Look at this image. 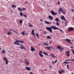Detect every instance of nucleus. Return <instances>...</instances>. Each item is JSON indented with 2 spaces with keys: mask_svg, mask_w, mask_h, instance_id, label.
I'll return each mask as SVG.
<instances>
[{
  "mask_svg": "<svg viewBox=\"0 0 74 74\" xmlns=\"http://www.w3.org/2000/svg\"><path fill=\"white\" fill-rule=\"evenodd\" d=\"M47 30H49V32H50L51 33H52V29H53L54 30H59L60 32H61L62 33H63V32L62 31L61 29H59L58 28L56 27L55 26L52 25L51 27H47L46 28Z\"/></svg>",
  "mask_w": 74,
  "mask_h": 74,
  "instance_id": "1",
  "label": "nucleus"
},
{
  "mask_svg": "<svg viewBox=\"0 0 74 74\" xmlns=\"http://www.w3.org/2000/svg\"><path fill=\"white\" fill-rule=\"evenodd\" d=\"M16 42H14V44L15 45H21V46H23V45H21V44H19L18 42H19V40H16Z\"/></svg>",
  "mask_w": 74,
  "mask_h": 74,
  "instance_id": "2",
  "label": "nucleus"
},
{
  "mask_svg": "<svg viewBox=\"0 0 74 74\" xmlns=\"http://www.w3.org/2000/svg\"><path fill=\"white\" fill-rule=\"evenodd\" d=\"M13 32V30L12 29H10L9 32H8V35H11L12 34Z\"/></svg>",
  "mask_w": 74,
  "mask_h": 74,
  "instance_id": "3",
  "label": "nucleus"
},
{
  "mask_svg": "<svg viewBox=\"0 0 74 74\" xmlns=\"http://www.w3.org/2000/svg\"><path fill=\"white\" fill-rule=\"evenodd\" d=\"M51 13L53 15H56L58 14V13H55L54 11L51 10Z\"/></svg>",
  "mask_w": 74,
  "mask_h": 74,
  "instance_id": "4",
  "label": "nucleus"
},
{
  "mask_svg": "<svg viewBox=\"0 0 74 74\" xmlns=\"http://www.w3.org/2000/svg\"><path fill=\"white\" fill-rule=\"evenodd\" d=\"M41 53H42V51H40L39 53V55L41 58H42L43 57V55L41 54Z\"/></svg>",
  "mask_w": 74,
  "mask_h": 74,
  "instance_id": "5",
  "label": "nucleus"
},
{
  "mask_svg": "<svg viewBox=\"0 0 74 74\" xmlns=\"http://www.w3.org/2000/svg\"><path fill=\"white\" fill-rule=\"evenodd\" d=\"M60 11H61L62 12V14H64V15H66V13H65L64 11L63 10H62V9L61 8H60Z\"/></svg>",
  "mask_w": 74,
  "mask_h": 74,
  "instance_id": "6",
  "label": "nucleus"
},
{
  "mask_svg": "<svg viewBox=\"0 0 74 74\" xmlns=\"http://www.w3.org/2000/svg\"><path fill=\"white\" fill-rule=\"evenodd\" d=\"M66 55H67V57H69L70 56V51H66Z\"/></svg>",
  "mask_w": 74,
  "mask_h": 74,
  "instance_id": "7",
  "label": "nucleus"
},
{
  "mask_svg": "<svg viewBox=\"0 0 74 74\" xmlns=\"http://www.w3.org/2000/svg\"><path fill=\"white\" fill-rule=\"evenodd\" d=\"M74 30V28L73 27H70L69 29L68 30L69 32H71V31H73Z\"/></svg>",
  "mask_w": 74,
  "mask_h": 74,
  "instance_id": "8",
  "label": "nucleus"
},
{
  "mask_svg": "<svg viewBox=\"0 0 74 74\" xmlns=\"http://www.w3.org/2000/svg\"><path fill=\"white\" fill-rule=\"evenodd\" d=\"M61 18L62 20H64V21L66 22V20L65 19L64 17L63 16H62L61 17H60Z\"/></svg>",
  "mask_w": 74,
  "mask_h": 74,
  "instance_id": "9",
  "label": "nucleus"
},
{
  "mask_svg": "<svg viewBox=\"0 0 74 74\" xmlns=\"http://www.w3.org/2000/svg\"><path fill=\"white\" fill-rule=\"evenodd\" d=\"M45 23H46V24H47V25H49L50 24H52V23H51L50 22H48L47 21H45Z\"/></svg>",
  "mask_w": 74,
  "mask_h": 74,
  "instance_id": "10",
  "label": "nucleus"
},
{
  "mask_svg": "<svg viewBox=\"0 0 74 74\" xmlns=\"http://www.w3.org/2000/svg\"><path fill=\"white\" fill-rule=\"evenodd\" d=\"M48 18L49 19H51V21H52L53 20V17L51 16H48Z\"/></svg>",
  "mask_w": 74,
  "mask_h": 74,
  "instance_id": "11",
  "label": "nucleus"
},
{
  "mask_svg": "<svg viewBox=\"0 0 74 74\" xmlns=\"http://www.w3.org/2000/svg\"><path fill=\"white\" fill-rule=\"evenodd\" d=\"M31 51H36V49H34V48L32 46L31 48Z\"/></svg>",
  "mask_w": 74,
  "mask_h": 74,
  "instance_id": "12",
  "label": "nucleus"
},
{
  "mask_svg": "<svg viewBox=\"0 0 74 74\" xmlns=\"http://www.w3.org/2000/svg\"><path fill=\"white\" fill-rule=\"evenodd\" d=\"M26 68L28 71H30V70H31V69L29 67H26Z\"/></svg>",
  "mask_w": 74,
  "mask_h": 74,
  "instance_id": "13",
  "label": "nucleus"
},
{
  "mask_svg": "<svg viewBox=\"0 0 74 74\" xmlns=\"http://www.w3.org/2000/svg\"><path fill=\"white\" fill-rule=\"evenodd\" d=\"M34 29H33L32 31V34L35 37V35H34Z\"/></svg>",
  "mask_w": 74,
  "mask_h": 74,
  "instance_id": "14",
  "label": "nucleus"
},
{
  "mask_svg": "<svg viewBox=\"0 0 74 74\" xmlns=\"http://www.w3.org/2000/svg\"><path fill=\"white\" fill-rule=\"evenodd\" d=\"M20 48H21V49H26L25 47H23V46L20 47Z\"/></svg>",
  "mask_w": 74,
  "mask_h": 74,
  "instance_id": "15",
  "label": "nucleus"
},
{
  "mask_svg": "<svg viewBox=\"0 0 74 74\" xmlns=\"http://www.w3.org/2000/svg\"><path fill=\"white\" fill-rule=\"evenodd\" d=\"M66 40L67 41H68V42H69V43H70V44H71L72 43L71 42H70V40L69 39H66Z\"/></svg>",
  "mask_w": 74,
  "mask_h": 74,
  "instance_id": "16",
  "label": "nucleus"
},
{
  "mask_svg": "<svg viewBox=\"0 0 74 74\" xmlns=\"http://www.w3.org/2000/svg\"><path fill=\"white\" fill-rule=\"evenodd\" d=\"M25 31H23L21 33V34L23 35V36H25Z\"/></svg>",
  "mask_w": 74,
  "mask_h": 74,
  "instance_id": "17",
  "label": "nucleus"
},
{
  "mask_svg": "<svg viewBox=\"0 0 74 74\" xmlns=\"http://www.w3.org/2000/svg\"><path fill=\"white\" fill-rule=\"evenodd\" d=\"M55 20L57 22H60V20H59V19L57 18L55 19Z\"/></svg>",
  "mask_w": 74,
  "mask_h": 74,
  "instance_id": "18",
  "label": "nucleus"
},
{
  "mask_svg": "<svg viewBox=\"0 0 74 74\" xmlns=\"http://www.w3.org/2000/svg\"><path fill=\"white\" fill-rule=\"evenodd\" d=\"M50 47H46L45 48L46 49H49V50H50V51H51V49H50Z\"/></svg>",
  "mask_w": 74,
  "mask_h": 74,
  "instance_id": "19",
  "label": "nucleus"
},
{
  "mask_svg": "<svg viewBox=\"0 0 74 74\" xmlns=\"http://www.w3.org/2000/svg\"><path fill=\"white\" fill-rule=\"evenodd\" d=\"M5 53V51L4 50H3L1 52V53Z\"/></svg>",
  "mask_w": 74,
  "mask_h": 74,
  "instance_id": "20",
  "label": "nucleus"
},
{
  "mask_svg": "<svg viewBox=\"0 0 74 74\" xmlns=\"http://www.w3.org/2000/svg\"><path fill=\"white\" fill-rule=\"evenodd\" d=\"M43 43L44 45H48V43H47V42H44Z\"/></svg>",
  "mask_w": 74,
  "mask_h": 74,
  "instance_id": "21",
  "label": "nucleus"
},
{
  "mask_svg": "<svg viewBox=\"0 0 74 74\" xmlns=\"http://www.w3.org/2000/svg\"><path fill=\"white\" fill-rule=\"evenodd\" d=\"M64 48H63L62 47H61L60 49V52H61V51H62V50H63Z\"/></svg>",
  "mask_w": 74,
  "mask_h": 74,
  "instance_id": "22",
  "label": "nucleus"
},
{
  "mask_svg": "<svg viewBox=\"0 0 74 74\" xmlns=\"http://www.w3.org/2000/svg\"><path fill=\"white\" fill-rule=\"evenodd\" d=\"M20 16H23V13L22 12H21L20 14Z\"/></svg>",
  "mask_w": 74,
  "mask_h": 74,
  "instance_id": "23",
  "label": "nucleus"
},
{
  "mask_svg": "<svg viewBox=\"0 0 74 74\" xmlns=\"http://www.w3.org/2000/svg\"><path fill=\"white\" fill-rule=\"evenodd\" d=\"M12 8H16V6L15 5H12Z\"/></svg>",
  "mask_w": 74,
  "mask_h": 74,
  "instance_id": "24",
  "label": "nucleus"
},
{
  "mask_svg": "<svg viewBox=\"0 0 74 74\" xmlns=\"http://www.w3.org/2000/svg\"><path fill=\"white\" fill-rule=\"evenodd\" d=\"M18 42H20L21 43H25L24 41H22L18 40Z\"/></svg>",
  "mask_w": 74,
  "mask_h": 74,
  "instance_id": "25",
  "label": "nucleus"
},
{
  "mask_svg": "<svg viewBox=\"0 0 74 74\" xmlns=\"http://www.w3.org/2000/svg\"><path fill=\"white\" fill-rule=\"evenodd\" d=\"M43 53L44 55H47V56H48V53H46L45 52H43Z\"/></svg>",
  "mask_w": 74,
  "mask_h": 74,
  "instance_id": "26",
  "label": "nucleus"
},
{
  "mask_svg": "<svg viewBox=\"0 0 74 74\" xmlns=\"http://www.w3.org/2000/svg\"><path fill=\"white\" fill-rule=\"evenodd\" d=\"M51 56H52L53 59H54V57H55V58H56V56H53V54L52 53L51 54Z\"/></svg>",
  "mask_w": 74,
  "mask_h": 74,
  "instance_id": "27",
  "label": "nucleus"
},
{
  "mask_svg": "<svg viewBox=\"0 0 74 74\" xmlns=\"http://www.w3.org/2000/svg\"><path fill=\"white\" fill-rule=\"evenodd\" d=\"M47 39H51V38L49 36H48L47 38Z\"/></svg>",
  "mask_w": 74,
  "mask_h": 74,
  "instance_id": "28",
  "label": "nucleus"
},
{
  "mask_svg": "<svg viewBox=\"0 0 74 74\" xmlns=\"http://www.w3.org/2000/svg\"><path fill=\"white\" fill-rule=\"evenodd\" d=\"M61 47L59 46H57V48L58 49H60V48H61Z\"/></svg>",
  "mask_w": 74,
  "mask_h": 74,
  "instance_id": "29",
  "label": "nucleus"
},
{
  "mask_svg": "<svg viewBox=\"0 0 74 74\" xmlns=\"http://www.w3.org/2000/svg\"><path fill=\"white\" fill-rule=\"evenodd\" d=\"M18 10H19L20 11H22V9L20 8H18Z\"/></svg>",
  "mask_w": 74,
  "mask_h": 74,
  "instance_id": "30",
  "label": "nucleus"
},
{
  "mask_svg": "<svg viewBox=\"0 0 74 74\" xmlns=\"http://www.w3.org/2000/svg\"><path fill=\"white\" fill-rule=\"evenodd\" d=\"M8 60H6V61L5 62L6 64L7 65V64H8Z\"/></svg>",
  "mask_w": 74,
  "mask_h": 74,
  "instance_id": "31",
  "label": "nucleus"
},
{
  "mask_svg": "<svg viewBox=\"0 0 74 74\" xmlns=\"http://www.w3.org/2000/svg\"><path fill=\"white\" fill-rule=\"evenodd\" d=\"M22 22H23L22 20H21L20 21H19V23H22Z\"/></svg>",
  "mask_w": 74,
  "mask_h": 74,
  "instance_id": "32",
  "label": "nucleus"
},
{
  "mask_svg": "<svg viewBox=\"0 0 74 74\" xmlns=\"http://www.w3.org/2000/svg\"><path fill=\"white\" fill-rule=\"evenodd\" d=\"M31 23H30L29 25V27H33V25H31Z\"/></svg>",
  "mask_w": 74,
  "mask_h": 74,
  "instance_id": "33",
  "label": "nucleus"
},
{
  "mask_svg": "<svg viewBox=\"0 0 74 74\" xmlns=\"http://www.w3.org/2000/svg\"><path fill=\"white\" fill-rule=\"evenodd\" d=\"M66 66L68 70H69V65H67Z\"/></svg>",
  "mask_w": 74,
  "mask_h": 74,
  "instance_id": "34",
  "label": "nucleus"
},
{
  "mask_svg": "<svg viewBox=\"0 0 74 74\" xmlns=\"http://www.w3.org/2000/svg\"><path fill=\"white\" fill-rule=\"evenodd\" d=\"M3 59L4 60H5V61H6V60H7V58H6L5 57H4L3 58Z\"/></svg>",
  "mask_w": 74,
  "mask_h": 74,
  "instance_id": "35",
  "label": "nucleus"
},
{
  "mask_svg": "<svg viewBox=\"0 0 74 74\" xmlns=\"http://www.w3.org/2000/svg\"><path fill=\"white\" fill-rule=\"evenodd\" d=\"M36 35L37 36L38 38H39V36H38V34H36Z\"/></svg>",
  "mask_w": 74,
  "mask_h": 74,
  "instance_id": "36",
  "label": "nucleus"
},
{
  "mask_svg": "<svg viewBox=\"0 0 74 74\" xmlns=\"http://www.w3.org/2000/svg\"><path fill=\"white\" fill-rule=\"evenodd\" d=\"M58 22H57L56 25L57 26H59V23H58Z\"/></svg>",
  "mask_w": 74,
  "mask_h": 74,
  "instance_id": "37",
  "label": "nucleus"
},
{
  "mask_svg": "<svg viewBox=\"0 0 74 74\" xmlns=\"http://www.w3.org/2000/svg\"><path fill=\"white\" fill-rule=\"evenodd\" d=\"M59 74H61L62 73V71H59Z\"/></svg>",
  "mask_w": 74,
  "mask_h": 74,
  "instance_id": "38",
  "label": "nucleus"
},
{
  "mask_svg": "<svg viewBox=\"0 0 74 74\" xmlns=\"http://www.w3.org/2000/svg\"><path fill=\"white\" fill-rule=\"evenodd\" d=\"M24 17H25V18H27V16L26 15H23Z\"/></svg>",
  "mask_w": 74,
  "mask_h": 74,
  "instance_id": "39",
  "label": "nucleus"
},
{
  "mask_svg": "<svg viewBox=\"0 0 74 74\" xmlns=\"http://www.w3.org/2000/svg\"><path fill=\"white\" fill-rule=\"evenodd\" d=\"M14 32V33H17V34H18V32H16L15 31V30L13 31Z\"/></svg>",
  "mask_w": 74,
  "mask_h": 74,
  "instance_id": "40",
  "label": "nucleus"
},
{
  "mask_svg": "<svg viewBox=\"0 0 74 74\" xmlns=\"http://www.w3.org/2000/svg\"><path fill=\"white\" fill-rule=\"evenodd\" d=\"M61 72H62V73H64V70L63 69L61 71Z\"/></svg>",
  "mask_w": 74,
  "mask_h": 74,
  "instance_id": "41",
  "label": "nucleus"
},
{
  "mask_svg": "<svg viewBox=\"0 0 74 74\" xmlns=\"http://www.w3.org/2000/svg\"><path fill=\"white\" fill-rule=\"evenodd\" d=\"M71 50L72 51L73 53V55H74V51L73 50V49H72Z\"/></svg>",
  "mask_w": 74,
  "mask_h": 74,
  "instance_id": "42",
  "label": "nucleus"
},
{
  "mask_svg": "<svg viewBox=\"0 0 74 74\" xmlns=\"http://www.w3.org/2000/svg\"><path fill=\"white\" fill-rule=\"evenodd\" d=\"M26 63V64H27V65H29V62H25Z\"/></svg>",
  "mask_w": 74,
  "mask_h": 74,
  "instance_id": "43",
  "label": "nucleus"
},
{
  "mask_svg": "<svg viewBox=\"0 0 74 74\" xmlns=\"http://www.w3.org/2000/svg\"><path fill=\"white\" fill-rule=\"evenodd\" d=\"M71 11H72V12H73L74 11V10H73L72 9H71Z\"/></svg>",
  "mask_w": 74,
  "mask_h": 74,
  "instance_id": "44",
  "label": "nucleus"
},
{
  "mask_svg": "<svg viewBox=\"0 0 74 74\" xmlns=\"http://www.w3.org/2000/svg\"><path fill=\"white\" fill-rule=\"evenodd\" d=\"M22 10H23V11H25L26 10V9L25 8H23Z\"/></svg>",
  "mask_w": 74,
  "mask_h": 74,
  "instance_id": "45",
  "label": "nucleus"
},
{
  "mask_svg": "<svg viewBox=\"0 0 74 74\" xmlns=\"http://www.w3.org/2000/svg\"><path fill=\"white\" fill-rule=\"evenodd\" d=\"M50 48H51L52 49H55V48H53L52 47H50Z\"/></svg>",
  "mask_w": 74,
  "mask_h": 74,
  "instance_id": "46",
  "label": "nucleus"
},
{
  "mask_svg": "<svg viewBox=\"0 0 74 74\" xmlns=\"http://www.w3.org/2000/svg\"><path fill=\"white\" fill-rule=\"evenodd\" d=\"M58 61V60H56L55 61V62H54L55 63H56Z\"/></svg>",
  "mask_w": 74,
  "mask_h": 74,
  "instance_id": "47",
  "label": "nucleus"
},
{
  "mask_svg": "<svg viewBox=\"0 0 74 74\" xmlns=\"http://www.w3.org/2000/svg\"><path fill=\"white\" fill-rule=\"evenodd\" d=\"M66 61H70V60H66Z\"/></svg>",
  "mask_w": 74,
  "mask_h": 74,
  "instance_id": "48",
  "label": "nucleus"
},
{
  "mask_svg": "<svg viewBox=\"0 0 74 74\" xmlns=\"http://www.w3.org/2000/svg\"><path fill=\"white\" fill-rule=\"evenodd\" d=\"M44 33H46V34H47V31H45L44 32Z\"/></svg>",
  "mask_w": 74,
  "mask_h": 74,
  "instance_id": "49",
  "label": "nucleus"
},
{
  "mask_svg": "<svg viewBox=\"0 0 74 74\" xmlns=\"http://www.w3.org/2000/svg\"><path fill=\"white\" fill-rule=\"evenodd\" d=\"M30 74H33V73L32 72H30Z\"/></svg>",
  "mask_w": 74,
  "mask_h": 74,
  "instance_id": "50",
  "label": "nucleus"
},
{
  "mask_svg": "<svg viewBox=\"0 0 74 74\" xmlns=\"http://www.w3.org/2000/svg\"><path fill=\"white\" fill-rule=\"evenodd\" d=\"M66 62H63V64H64V63H66Z\"/></svg>",
  "mask_w": 74,
  "mask_h": 74,
  "instance_id": "51",
  "label": "nucleus"
},
{
  "mask_svg": "<svg viewBox=\"0 0 74 74\" xmlns=\"http://www.w3.org/2000/svg\"><path fill=\"white\" fill-rule=\"evenodd\" d=\"M70 61H74V59H71V60H70Z\"/></svg>",
  "mask_w": 74,
  "mask_h": 74,
  "instance_id": "52",
  "label": "nucleus"
},
{
  "mask_svg": "<svg viewBox=\"0 0 74 74\" xmlns=\"http://www.w3.org/2000/svg\"><path fill=\"white\" fill-rule=\"evenodd\" d=\"M28 33H27L25 34V35L26 36H27V34H28Z\"/></svg>",
  "mask_w": 74,
  "mask_h": 74,
  "instance_id": "53",
  "label": "nucleus"
},
{
  "mask_svg": "<svg viewBox=\"0 0 74 74\" xmlns=\"http://www.w3.org/2000/svg\"><path fill=\"white\" fill-rule=\"evenodd\" d=\"M49 67L50 68H51H51H52V66H50V65H49Z\"/></svg>",
  "mask_w": 74,
  "mask_h": 74,
  "instance_id": "54",
  "label": "nucleus"
},
{
  "mask_svg": "<svg viewBox=\"0 0 74 74\" xmlns=\"http://www.w3.org/2000/svg\"><path fill=\"white\" fill-rule=\"evenodd\" d=\"M58 5H59L60 4V2H58Z\"/></svg>",
  "mask_w": 74,
  "mask_h": 74,
  "instance_id": "55",
  "label": "nucleus"
},
{
  "mask_svg": "<svg viewBox=\"0 0 74 74\" xmlns=\"http://www.w3.org/2000/svg\"><path fill=\"white\" fill-rule=\"evenodd\" d=\"M52 63H53V64H54V63H55V62H54L53 61L52 62Z\"/></svg>",
  "mask_w": 74,
  "mask_h": 74,
  "instance_id": "56",
  "label": "nucleus"
},
{
  "mask_svg": "<svg viewBox=\"0 0 74 74\" xmlns=\"http://www.w3.org/2000/svg\"><path fill=\"white\" fill-rule=\"evenodd\" d=\"M59 14H60V10H59Z\"/></svg>",
  "mask_w": 74,
  "mask_h": 74,
  "instance_id": "57",
  "label": "nucleus"
},
{
  "mask_svg": "<svg viewBox=\"0 0 74 74\" xmlns=\"http://www.w3.org/2000/svg\"><path fill=\"white\" fill-rule=\"evenodd\" d=\"M27 61V59H26V60H25V63H26V62H27L26 61Z\"/></svg>",
  "mask_w": 74,
  "mask_h": 74,
  "instance_id": "58",
  "label": "nucleus"
},
{
  "mask_svg": "<svg viewBox=\"0 0 74 74\" xmlns=\"http://www.w3.org/2000/svg\"><path fill=\"white\" fill-rule=\"evenodd\" d=\"M70 48H73V46H71V47Z\"/></svg>",
  "mask_w": 74,
  "mask_h": 74,
  "instance_id": "59",
  "label": "nucleus"
},
{
  "mask_svg": "<svg viewBox=\"0 0 74 74\" xmlns=\"http://www.w3.org/2000/svg\"><path fill=\"white\" fill-rule=\"evenodd\" d=\"M70 63V62H66V63Z\"/></svg>",
  "mask_w": 74,
  "mask_h": 74,
  "instance_id": "60",
  "label": "nucleus"
},
{
  "mask_svg": "<svg viewBox=\"0 0 74 74\" xmlns=\"http://www.w3.org/2000/svg\"><path fill=\"white\" fill-rule=\"evenodd\" d=\"M51 41H50V42H49V43H50V44H51Z\"/></svg>",
  "mask_w": 74,
  "mask_h": 74,
  "instance_id": "61",
  "label": "nucleus"
},
{
  "mask_svg": "<svg viewBox=\"0 0 74 74\" xmlns=\"http://www.w3.org/2000/svg\"><path fill=\"white\" fill-rule=\"evenodd\" d=\"M40 21H43V20L41 19L40 20Z\"/></svg>",
  "mask_w": 74,
  "mask_h": 74,
  "instance_id": "62",
  "label": "nucleus"
},
{
  "mask_svg": "<svg viewBox=\"0 0 74 74\" xmlns=\"http://www.w3.org/2000/svg\"><path fill=\"white\" fill-rule=\"evenodd\" d=\"M65 24L67 26V23H65Z\"/></svg>",
  "mask_w": 74,
  "mask_h": 74,
  "instance_id": "63",
  "label": "nucleus"
},
{
  "mask_svg": "<svg viewBox=\"0 0 74 74\" xmlns=\"http://www.w3.org/2000/svg\"><path fill=\"white\" fill-rule=\"evenodd\" d=\"M27 3V1H26L25 2V3L26 4V3Z\"/></svg>",
  "mask_w": 74,
  "mask_h": 74,
  "instance_id": "64",
  "label": "nucleus"
}]
</instances>
